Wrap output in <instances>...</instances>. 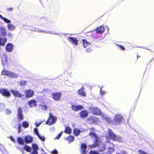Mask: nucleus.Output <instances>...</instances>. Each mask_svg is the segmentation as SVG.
Wrapping results in <instances>:
<instances>
[{
  "instance_id": "obj_18",
  "label": "nucleus",
  "mask_w": 154,
  "mask_h": 154,
  "mask_svg": "<svg viewBox=\"0 0 154 154\" xmlns=\"http://www.w3.org/2000/svg\"><path fill=\"white\" fill-rule=\"evenodd\" d=\"M24 140L26 143H31L33 140L32 137L30 136H26L25 137Z\"/></svg>"
},
{
  "instance_id": "obj_55",
  "label": "nucleus",
  "mask_w": 154,
  "mask_h": 154,
  "mask_svg": "<svg viewBox=\"0 0 154 154\" xmlns=\"http://www.w3.org/2000/svg\"><path fill=\"white\" fill-rule=\"evenodd\" d=\"M108 149L109 150H111L112 151H114V149L113 148H108Z\"/></svg>"
},
{
  "instance_id": "obj_38",
  "label": "nucleus",
  "mask_w": 154,
  "mask_h": 154,
  "mask_svg": "<svg viewBox=\"0 0 154 154\" xmlns=\"http://www.w3.org/2000/svg\"><path fill=\"white\" fill-rule=\"evenodd\" d=\"M63 131H62L60 133L58 134L57 136H56L55 139H59L61 136Z\"/></svg>"
},
{
  "instance_id": "obj_10",
  "label": "nucleus",
  "mask_w": 154,
  "mask_h": 154,
  "mask_svg": "<svg viewBox=\"0 0 154 154\" xmlns=\"http://www.w3.org/2000/svg\"><path fill=\"white\" fill-rule=\"evenodd\" d=\"M123 117L119 115H116L114 118V122L115 124H119L122 121Z\"/></svg>"
},
{
  "instance_id": "obj_9",
  "label": "nucleus",
  "mask_w": 154,
  "mask_h": 154,
  "mask_svg": "<svg viewBox=\"0 0 154 154\" xmlns=\"http://www.w3.org/2000/svg\"><path fill=\"white\" fill-rule=\"evenodd\" d=\"M0 94H1L2 95L7 97H9L10 96V92L6 89H0Z\"/></svg>"
},
{
  "instance_id": "obj_52",
  "label": "nucleus",
  "mask_w": 154,
  "mask_h": 154,
  "mask_svg": "<svg viewBox=\"0 0 154 154\" xmlns=\"http://www.w3.org/2000/svg\"><path fill=\"white\" fill-rule=\"evenodd\" d=\"M9 138L12 141L15 142V140L12 136L10 137Z\"/></svg>"
},
{
  "instance_id": "obj_15",
  "label": "nucleus",
  "mask_w": 154,
  "mask_h": 154,
  "mask_svg": "<svg viewBox=\"0 0 154 154\" xmlns=\"http://www.w3.org/2000/svg\"><path fill=\"white\" fill-rule=\"evenodd\" d=\"M105 31L104 27L100 26L98 27L95 30L96 32L98 34H102Z\"/></svg>"
},
{
  "instance_id": "obj_40",
  "label": "nucleus",
  "mask_w": 154,
  "mask_h": 154,
  "mask_svg": "<svg viewBox=\"0 0 154 154\" xmlns=\"http://www.w3.org/2000/svg\"><path fill=\"white\" fill-rule=\"evenodd\" d=\"M116 45H118L122 51H124L125 50V48L123 46L117 44H116Z\"/></svg>"
},
{
  "instance_id": "obj_39",
  "label": "nucleus",
  "mask_w": 154,
  "mask_h": 154,
  "mask_svg": "<svg viewBox=\"0 0 154 154\" xmlns=\"http://www.w3.org/2000/svg\"><path fill=\"white\" fill-rule=\"evenodd\" d=\"M50 153L52 154H57V151L56 149H54L50 152Z\"/></svg>"
},
{
  "instance_id": "obj_42",
  "label": "nucleus",
  "mask_w": 154,
  "mask_h": 154,
  "mask_svg": "<svg viewBox=\"0 0 154 154\" xmlns=\"http://www.w3.org/2000/svg\"><path fill=\"white\" fill-rule=\"evenodd\" d=\"M116 154H128V153L124 150H122L121 151L120 153H116Z\"/></svg>"
},
{
  "instance_id": "obj_14",
  "label": "nucleus",
  "mask_w": 154,
  "mask_h": 154,
  "mask_svg": "<svg viewBox=\"0 0 154 154\" xmlns=\"http://www.w3.org/2000/svg\"><path fill=\"white\" fill-rule=\"evenodd\" d=\"M71 107L72 110L75 111H77L82 110L83 108V106L80 105L78 106L72 105L71 106Z\"/></svg>"
},
{
  "instance_id": "obj_8",
  "label": "nucleus",
  "mask_w": 154,
  "mask_h": 154,
  "mask_svg": "<svg viewBox=\"0 0 154 154\" xmlns=\"http://www.w3.org/2000/svg\"><path fill=\"white\" fill-rule=\"evenodd\" d=\"M26 97L28 98L32 97L34 95V91L31 89L27 90L25 91Z\"/></svg>"
},
{
  "instance_id": "obj_3",
  "label": "nucleus",
  "mask_w": 154,
  "mask_h": 154,
  "mask_svg": "<svg viewBox=\"0 0 154 154\" xmlns=\"http://www.w3.org/2000/svg\"><path fill=\"white\" fill-rule=\"evenodd\" d=\"M1 74L2 75H6L8 76L9 77L13 78L17 76L14 73L6 70L5 69H3L1 72Z\"/></svg>"
},
{
  "instance_id": "obj_5",
  "label": "nucleus",
  "mask_w": 154,
  "mask_h": 154,
  "mask_svg": "<svg viewBox=\"0 0 154 154\" xmlns=\"http://www.w3.org/2000/svg\"><path fill=\"white\" fill-rule=\"evenodd\" d=\"M17 116V119L19 121H21L23 119L24 116L23 114L22 109L21 107L18 108Z\"/></svg>"
},
{
  "instance_id": "obj_51",
  "label": "nucleus",
  "mask_w": 154,
  "mask_h": 154,
  "mask_svg": "<svg viewBox=\"0 0 154 154\" xmlns=\"http://www.w3.org/2000/svg\"><path fill=\"white\" fill-rule=\"evenodd\" d=\"M7 10L8 11H12L13 10V8L12 7L7 8Z\"/></svg>"
},
{
  "instance_id": "obj_47",
  "label": "nucleus",
  "mask_w": 154,
  "mask_h": 154,
  "mask_svg": "<svg viewBox=\"0 0 154 154\" xmlns=\"http://www.w3.org/2000/svg\"><path fill=\"white\" fill-rule=\"evenodd\" d=\"M100 115H101V117H102L103 118V119H105V118L107 116H106L104 114H102V113L101 112V114Z\"/></svg>"
},
{
  "instance_id": "obj_19",
  "label": "nucleus",
  "mask_w": 154,
  "mask_h": 154,
  "mask_svg": "<svg viewBox=\"0 0 154 154\" xmlns=\"http://www.w3.org/2000/svg\"><path fill=\"white\" fill-rule=\"evenodd\" d=\"M13 48V45L11 43H9L7 44L6 46V50L8 52H10L12 51Z\"/></svg>"
},
{
  "instance_id": "obj_7",
  "label": "nucleus",
  "mask_w": 154,
  "mask_h": 154,
  "mask_svg": "<svg viewBox=\"0 0 154 154\" xmlns=\"http://www.w3.org/2000/svg\"><path fill=\"white\" fill-rule=\"evenodd\" d=\"M95 140L92 144L91 145L92 148H94L97 146H99V145L101 143V141L98 136L94 138Z\"/></svg>"
},
{
  "instance_id": "obj_48",
  "label": "nucleus",
  "mask_w": 154,
  "mask_h": 154,
  "mask_svg": "<svg viewBox=\"0 0 154 154\" xmlns=\"http://www.w3.org/2000/svg\"><path fill=\"white\" fill-rule=\"evenodd\" d=\"M30 154H38V152L37 151L33 150V151L31 152Z\"/></svg>"
},
{
  "instance_id": "obj_17",
  "label": "nucleus",
  "mask_w": 154,
  "mask_h": 154,
  "mask_svg": "<svg viewBox=\"0 0 154 154\" xmlns=\"http://www.w3.org/2000/svg\"><path fill=\"white\" fill-rule=\"evenodd\" d=\"M0 37L2 36H5L7 34V32L5 29L3 27H0Z\"/></svg>"
},
{
  "instance_id": "obj_21",
  "label": "nucleus",
  "mask_w": 154,
  "mask_h": 154,
  "mask_svg": "<svg viewBox=\"0 0 154 154\" xmlns=\"http://www.w3.org/2000/svg\"><path fill=\"white\" fill-rule=\"evenodd\" d=\"M7 39L5 37L0 38V46H4L7 42Z\"/></svg>"
},
{
  "instance_id": "obj_41",
  "label": "nucleus",
  "mask_w": 154,
  "mask_h": 154,
  "mask_svg": "<svg viewBox=\"0 0 154 154\" xmlns=\"http://www.w3.org/2000/svg\"><path fill=\"white\" fill-rule=\"evenodd\" d=\"M138 152L140 154H148L147 153L140 150H139Z\"/></svg>"
},
{
  "instance_id": "obj_28",
  "label": "nucleus",
  "mask_w": 154,
  "mask_h": 154,
  "mask_svg": "<svg viewBox=\"0 0 154 154\" xmlns=\"http://www.w3.org/2000/svg\"><path fill=\"white\" fill-rule=\"evenodd\" d=\"M17 140L18 143L19 144L21 145H23L24 144L23 140L20 137H18L17 139Z\"/></svg>"
},
{
  "instance_id": "obj_43",
  "label": "nucleus",
  "mask_w": 154,
  "mask_h": 154,
  "mask_svg": "<svg viewBox=\"0 0 154 154\" xmlns=\"http://www.w3.org/2000/svg\"><path fill=\"white\" fill-rule=\"evenodd\" d=\"M21 126L19 124L18 127V133H20L21 131Z\"/></svg>"
},
{
  "instance_id": "obj_53",
  "label": "nucleus",
  "mask_w": 154,
  "mask_h": 154,
  "mask_svg": "<svg viewBox=\"0 0 154 154\" xmlns=\"http://www.w3.org/2000/svg\"><path fill=\"white\" fill-rule=\"evenodd\" d=\"M64 132L66 134H67V126H66Z\"/></svg>"
},
{
  "instance_id": "obj_49",
  "label": "nucleus",
  "mask_w": 154,
  "mask_h": 154,
  "mask_svg": "<svg viewBox=\"0 0 154 154\" xmlns=\"http://www.w3.org/2000/svg\"><path fill=\"white\" fill-rule=\"evenodd\" d=\"M71 132H72L71 129L69 127H68V134H71Z\"/></svg>"
},
{
  "instance_id": "obj_36",
  "label": "nucleus",
  "mask_w": 154,
  "mask_h": 154,
  "mask_svg": "<svg viewBox=\"0 0 154 154\" xmlns=\"http://www.w3.org/2000/svg\"><path fill=\"white\" fill-rule=\"evenodd\" d=\"M41 109L44 110H46L47 109V107L45 105H41Z\"/></svg>"
},
{
  "instance_id": "obj_26",
  "label": "nucleus",
  "mask_w": 154,
  "mask_h": 154,
  "mask_svg": "<svg viewBox=\"0 0 154 154\" xmlns=\"http://www.w3.org/2000/svg\"><path fill=\"white\" fill-rule=\"evenodd\" d=\"M0 18L4 20L5 22L6 23H11V21L7 19V18L3 17L1 14H0Z\"/></svg>"
},
{
  "instance_id": "obj_30",
  "label": "nucleus",
  "mask_w": 154,
  "mask_h": 154,
  "mask_svg": "<svg viewBox=\"0 0 154 154\" xmlns=\"http://www.w3.org/2000/svg\"><path fill=\"white\" fill-rule=\"evenodd\" d=\"M22 126L25 128H28L29 126V123L26 121L23 122L22 123Z\"/></svg>"
},
{
  "instance_id": "obj_11",
  "label": "nucleus",
  "mask_w": 154,
  "mask_h": 154,
  "mask_svg": "<svg viewBox=\"0 0 154 154\" xmlns=\"http://www.w3.org/2000/svg\"><path fill=\"white\" fill-rule=\"evenodd\" d=\"M80 117L82 118L87 117L88 115V112L86 110L81 111L79 113Z\"/></svg>"
},
{
  "instance_id": "obj_23",
  "label": "nucleus",
  "mask_w": 154,
  "mask_h": 154,
  "mask_svg": "<svg viewBox=\"0 0 154 154\" xmlns=\"http://www.w3.org/2000/svg\"><path fill=\"white\" fill-rule=\"evenodd\" d=\"M2 64L3 66H5L7 63V58L5 55H3L2 57Z\"/></svg>"
},
{
  "instance_id": "obj_37",
  "label": "nucleus",
  "mask_w": 154,
  "mask_h": 154,
  "mask_svg": "<svg viewBox=\"0 0 154 154\" xmlns=\"http://www.w3.org/2000/svg\"><path fill=\"white\" fill-rule=\"evenodd\" d=\"M39 138L41 140L44 141L45 140V138L44 136H41L39 134L38 136Z\"/></svg>"
},
{
  "instance_id": "obj_58",
  "label": "nucleus",
  "mask_w": 154,
  "mask_h": 154,
  "mask_svg": "<svg viewBox=\"0 0 154 154\" xmlns=\"http://www.w3.org/2000/svg\"><path fill=\"white\" fill-rule=\"evenodd\" d=\"M90 129L93 131H94V128H91Z\"/></svg>"
},
{
  "instance_id": "obj_24",
  "label": "nucleus",
  "mask_w": 154,
  "mask_h": 154,
  "mask_svg": "<svg viewBox=\"0 0 154 154\" xmlns=\"http://www.w3.org/2000/svg\"><path fill=\"white\" fill-rule=\"evenodd\" d=\"M81 133V131L79 129L75 128L73 130V134L75 136L79 135Z\"/></svg>"
},
{
  "instance_id": "obj_16",
  "label": "nucleus",
  "mask_w": 154,
  "mask_h": 154,
  "mask_svg": "<svg viewBox=\"0 0 154 154\" xmlns=\"http://www.w3.org/2000/svg\"><path fill=\"white\" fill-rule=\"evenodd\" d=\"M87 145L85 143H82L81 145L82 154H86Z\"/></svg>"
},
{
  "instance_id": "obj_12",
  "label": "nucleus",
  "mask_w": 154,
  "mask_h": 154,
  "mask_svg": "<svg viewBox=\"0 0 154 154\" xmlns=\"http://www.w3.org/2000/svg\"><path fill=\"white\" fill-rule=\"evenodd\" d=\"M11 91L12 94L15 97L21 98L23 96V94H20L18 91L12 89Z\"/></svg>"
},
{
  "instance_id": "obj_29",
  "label": "nucleus",
  "mask_w": 154,
  "mask_h": 154,
  "mask_svg": "<svg viewBox=\"0 0 154 154\" xmlns=\"http://www.w3.org/2000/svg\"><path fill=\"white\" fill-rule=\"evenodd\" d=\"M32 147L34 151H37L39 149L37 145L35 143H33L32 145Z\"/></svg>"
},
{
  "instance_id": "obj_22",
  "label": "nucleus",
  "mask_w": 154,
  "mask_h": 154,
  "mask_svg": "<svg viewBox=\"0 0 154 154\" xmlns=\"http://www.w3.org/2000/svg\"><path fill=\"white\" fill-rule=\"evenodd\" d=\"M78 94L79 95L82 96H85L86 94L84 91V89L83 87L78 90Z\"/></svg>"
},
{
  "instance_id": "obj_2",
  "label": "nucleus",
  "mask_w": 154,
  "mask_h": 154,
  "mask_svg": "<svg viewBox=\"0 0 154 154\" xmlns=\"http://www.w3.org/2000/svg\"><path fill=\"white\" fill-rule=\"evenodd\" d=\"M57 120L56 117L54 116L51 113H49V117L45 122V124L49 125L54 124Z\"/></svg>"
},
{
  "instance_id": "obj_13",
  "label": "nucleus",
  "mask_w": 154,
  "mask_h": 154,
  "mask_svg": "<svg viewBox=\"0 0 154 154\" xmlns=\"http://www.w3.org/2000/svg\"><path fill=\"white\" fill-rule=\"evenodd\" d=\"M69 41L73 44L75 45H78V40L76 38L72 37H69L68 38Z\"/></svg>"
},
{
  "instance_id": "obj_50",
  "label": "nucleus",
  "mask_w": 154,
  "mask_h": 154,
  "mask_svg": "<svg viewBox=\"0 0 154 154\" xmlns=\"http://www.w3.org/2000/svg\"><path fill=\"white\" fill-rule=\"evenodd\" d=\"M91 51V49L90 48H88L86 49V52H90Z\"/></svg>"
},
{
  "instance_id": "obj_31",
  "label": "nucleus",
  "mask_w": 154,
  "mask_h": 154,
  "mask_svg": "<svg viewBox=\"0 0 154 154\" xmlns=\"http://www.w3.org/2000/svg\"><path fill=\"white\" fill-rule=\"evenodd\" d=\"M8 28L9 30H12L14 29L15 27V26L13 25L8 24Z\"/></svg>"
},
{
  "instance_id": "obj_57",
  "label": "nucleus",
  "mask_w": 154,
  "mask_h": 154,
  "mask_svg": "<svg viewBox=\"0 0 154 154\" xmlns=\"http://www.w3.org/2000/svg\"><path fill=\"white\" fill-rule=\"evenodd\" d=\"M40 125V123H37L35 124V125L36 126H38Z\"/></svg>"
},
{
  "instance_id": "obj_45",
  "label": "nucleus",
  "mask_w": 154,
  "mask_h": 154,
  "mask_svg": "<svg viewBox=\"0 0 154 154\" xmlns=\"http://www.w3.org/2000/svg\"><path fill=\"white\" fill-rule=\"evenodd\" d=\"M90 154H99V153L96 151H91L90 152Z\"/></svg>"
},
{
  "instance_id": "obj_20",
  "label": "nucleus",
  "mask_w": 154,
  "mask_h": 154,
  "mask_svg": "<svg viewBox=\"0 0 154 154\" xmlns=\"http://www.w3.org/2000/svg\"><path fill=\"white\" fill-rule=\"evenodd\" d=\"M28 104L29 106L32 107L36 106V101L34 100H32L28 102Z\"/></svg>"
},
{
  "instance_id": "obj_1",
  "label": "nucleus",
  "mask_w": 154,
  "mask_h": 154,
  "mask_svg": "<svg viewBox=\"0 0 154 154\" xmlns=\"http://www.w3.org/2000/svg\"><path fill=\"white\" fill-rule=\"evenodd\" d=\"M107 138L114 141H117L119 142H121L122 140L121 137L116 135L111 130H109L108 131Z\"/></svg>"
},
{
  "instance_id": "obj_34",
  "label": "nucleus",
  "mask_w": 154,
  "mask_h": 154,
  "mask_svg": "<svg viewBox=\"0 0 154 154\" xmlns=\"http://www.w3.org/2000/svg\"><path fill=\"white\" fill-rule=\"evenodd\" d=\"M26 82L25 80H21L20 82V85L21 86H25L26 85Z\"/></svg>"
},
{
  "instance_id": "obj_54",
  "label": "nucleus",
  "mask_w": 154,
  "mask_h": 154,
  "mask_svg": "<svg viewBox=\"0 0 154 154\" xmlns=\"http://www.w3.org/2000/svg\"><path fill=\"white\" fill-rule=\"evenodd\" d=\"M105 93V92L103 91H102L101 90L100 91V94L101 95H103V94H104Z\"/></svg>"
},
{
  "instance_id": "obj_6",
  "label": "nucleus",
  "mask_w": 154,
  "mask_h": 154,
  "mask_svg": "<svg viewBox=\"0 0 154 154\" xmlns=\"http://www.w3.org/2000/svg\"><path fill=\"white\" fill-rule=\"evenodd\" d=\"M52 97L54 100L58 101L60 99L61 93L60 92H54L52 93Z\"/></svg>"
},
{
  "instance_id": "obj_27",
  "label": "nucleus",
  "mask_w": 154,
  "mask_h": 154,
  "mask_svg": "<svg viewBox=\"0 0 154 154\" xmlns=\"http://www.w3.org/2000/svg\"><path fill=\"white\" fill-rule=\"evenodd\" d=\"M75 138L72 135H70L68 137V142L69 143H70L74 141Z\"/></svg>"
},
{
  "instance_id": "obj_46",
  "label": "nucleus",
  "mask_w": 154,
  "mask_h": 154,
  "mask_svg": "<svg viewBox=\"0 0 154 154\" xmlns=\"http://www.w3.org/2000/svg\"><path fill=\"white\" fill-rule=\"evenodd\" d=\"M6 114L7 115H9L11 114V111L8 109H7L6 110Z\"/></svg>"
},
{
  "instance_id": "obj_4",
  "label": "nucleus",
  "mask_w": 154,
  "mask_h": 154,
  "mask_svg": "<svg viewBox=\"0 0 154 154\" xmlns=\"http://www.w3.org/2000/svg\"><path fill=\"white\" fill-rule=\"evenodd\" d=\"M89 109L91 112L94 115L99 116L101 114V111L97 107H90Z\"/></svg>"
},
{
  "instance_id": "obj_59",
  "label": "nucleus",
  "mask_w": 154,
  "mask_h": 154,
  "mask_svg": "<svg viewBox=\"0 0 154 154\" xmlns=\"http://www.w3.org/2000/svg\"><path fill=\"white\" fill-rule=\"evenodd\" d=\"M140 55H137V59H138V57H140Z\"/></svg>"
},
{
  "instance_id": "obj_33",
  "label": "nucleus",
  "mask_w": 154,
  "mask_h": 154,
  "mask_svg": "<svg viewBox=\"0 0 154 154\" xmlns=\"http://www.w3.org/2000/svg\"><path fill=\"white\" fill-rule=\"evenodd\" d=\"M24 149L27 152H30L31 151V148L30 147V146H24Z\"/></svg>"
},
{
  "instance_id": "obj_35",
  "label": "nucleus",
  "mask_w": 154,
  "mask_h": 154,
  "mask_svg": "<svg viewBox=\"0 0 154 154\" xmlns=\"http://www.w3.org/2000/svg\"><path fill=\"white\" fill-rule=\"evenodd\" d=\"M107 122L110 123L112 122V120L110 117L107 116L105 118V119H104Z\"/></svg>"
},
{
  "instance_id": "obj_56",
  "label": "nucleus",
  "mask_w": 154,
  "mask_h": 154,
  "mask_svg": "<svg viewBox=\"0 0 154 154\" xmlns=\"http://www.w3.org/2000/svg\"><path fill=\"white\" fill-rule=\"evenodd\" d=\"M105 147L104 146H103V149H102L101 150V151H103L104 150H105Z\"/></svg>"
},
{
  "instance_id": "obj_25",
  "label": "nucleus",
  "mask_w": 154,
  "mask_h": 154,
  "mask_svg": "<svg viewBox=\"0 0 154 154\" xmlns=\"http://www.w3.org/2000/svg\"><path fill=\"white\" fill-rule=\"evenodd\" d=\"M82 41L83 43V46L85 48L89 45L90 44V43L87 41L85 39H83Z\"/></svg>"
},
{
  "instance_id": "obj_32",
  "label": "nucleus",
  "mask_w": 154,
  "mask_h": 154,
  "mask_svg": "<svg viewBox=\"0 0 154 154\" xmlns=\"http://www.w3.org/2000/svg\"><path fill=\"white\" fill-rule=\"evenodd\" d=\"M89 135L91 137H94V138L97 136L96 133L94 132H91L89 133Z\"/></svg>"
},
{
  "instance_id": "obj_44",
  "label": "nucleus",
  "mask_w": 154,
  "mask_h": 154,
  "mask_svg": "<svg viewBox=\"0 0 154 154\" xmlns=\"http://www.w3.org/2000/svg\"><path fill=\"white\" fill-rule=\"evenodd\" d=\"M34 131L35 133L37 135V136L39 135V134L38 132V130L37 128H34Z\"/></svg>"
}]
</instances>
